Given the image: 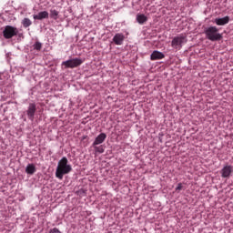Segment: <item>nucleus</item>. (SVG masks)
I'll return each mask as SVG.
<instances>
[{
	"instance_id": "12",
	"label": "nucleus",
	"mask_w": 233,
	"mask_h": 233,
	"mask_svg": "<svg viewBox=\"0 0 233 233\" xmlns=\"http://www.w3.org/2000/svg\"><path fill=\"white\" fill-rule=\"evenodd\" d=\"M164 57L165 55L159 51H154L150 56L151 61H157L159 59H164Z\"/></svg>"
},
{
	"instance_id": "20",
	"label": "nucleus",
	"mask_w": 233,
	"mask_h": 233,
	"mask_svg": "<svg viewBox=\"0 0 233 233\" xmlns=\"http://www.w3.org/2000/svg\"><path fill=\"white\" fill-rule=\"evenodd\" d=\"M49 233H61V231H59L56 228H55L51 229Z\"/></svg>"
},
{
	"instance_id": "2",
	"label": "nucleus",
	"mask_w": 233,
	"mask_h": 233,
	"mask_svg": "<svg viewBox=\"0 0 233 233\" xmlns=\"http://www.w3.org/2000/svg\"><path fill=\"white\" fill-rule=\"evenodd\" d=\"M204 34L209 41H221V39H223V35L219 34V29L216 26L205 28Z\"/></svg>"
},
{
	"instance_id": "15",
	"label": "nucleus",
	"mask_w": 233,
	"mask_h": 233,
	"mask_svg": "<svg viewBox=\"0 0 233 233\" xmlns=\"http://www.w3.org/2000/svg\"><path fill=\"white\" fill-rule=\"evenodd\" d=\"M50 17H51V19L57 21V19L59 18V11H57L56 9H51L50 10Z\"/></svg>"
},
{
	"instance_id": "3",
	"label": "nucleus",
	"mask_w": 233,
	"mask_h": 233,
	"mask_svg": "<svg viewBox=\"0 0 233 233\" xmlns=\"http://www.w3.org/2000/svg\"><path fill=\"white\" fill-rule=\"evenodd\" d=\"M17 34H19V30L17 27L12 25H6L3 31L5 39H12V37H15Z\"/></svg>"
},
{
	"instance_id": "8",
	"label": "nucleus",
	"mask_w": 233,
	"mask_h": 233,
	"mask_svg": "<svg viewBox=\"0 0 233 233\" xmlns=\"http://www.w3.org/2000/svg\"><path fill=\"white\" fill-rule=\"evenodd\" d=\"M230 22V16H224L222 18H215L214 23L218 25V26H225V25H228Z\"/></svg>"
},
{
	"instance_id": "4",
	"label": "nucleus",
	"mask_w": 233,
	"mask_h": 233,
	"mask_svg": "<svg viewBox=\"0 0 233 233\" xmlns=\"http://www.w3.org/2000/svg\"><path fill=\"white\" fill-rule=\"evenodd\" d=\"M81 65H83V59L81 58H73L62 63V66H65V68H77Z\"/></svg>"
},
{
	"instance_id": "5",
	"label": "nucleus",
	"mask_w": 233,
	"mask_h": 233,
	"mask_svg": "<svg viewBox=\"0 0 233 233\" xmlns=\"http://www.w3.org/2000/svg\"><path fill=\"white\" fill-rule=\"evenodd\" d=\"M185 43H187V38L185 36H175L171 42V46L172 48H175V50H179L180 48H183Z\"/></svg>"
},
{
	"instance_id": "14",
	"label": "nucleus",
	"mask_w": 233,
	"mask_h": 233,
	"mask_svg": "<svg viewBox=\"0 0 233 233\" xmlns=\"http://www.w3.org/2000/svg\"><path fill=\"white\" fill-rule=\"evenodd\" d=\"M26 174H29L30 176L35 174V166L34 164H28L25 167Z\"/></svg>"
},
{
	"instance_id": "16",
	"label": "nucleus",
	"mask_w": 233,
	"mask_h": 233,
	"mask_svg": "<svg viewBox=\"0 0 233 233\" xmlns=\"http://www.w3.org/2000/svg\"><path fill=\"white\" fill-rule=\"evenodd\" d=\"M22 25L24 28H28V26H32V20H30V18H24L22 20Z\"/></svg>"
},
{
	"instance_id": "13",
	"label": "nucleus",
	"mask_w": 233,
	"mask_h": 233,
	"mask_svg": "<svg viewBox=\"0 0 233 233\" xmlns=\"http://www.w3.org/2000/svg\"><path fill=\"white\" fill-rule=\"evenodd\" d=\"M137 21L139 25H145L148 21V18L143 14H138L137 15Z\"/></svg>"
},
{
	"instance_id": "1",
	"label": "nucleus",
	"mask_w": 233,
	"mask_h": 233,
	"mask_svg": "<svg viewBox=\"0 0 233 233\" xmlns=\"http://www.w3.org/2000/svg\"><path fill=\"white\" fill-rule=\"evenodd\" d=\"M72 166L68 164V158H66V157H64L58 162L56 170V177H57L58 179H63V177L66 174H70Z\"/></svg>"
},
{
	"instance_id": "19",
	"label": "nucleus",
	"mask_w": 233,
	"mask_h": 233,
	"mask_svg": "<svg viewBox=\"0 0 233 233\" xmlns=\"http://www.w3.org/2000/svg\"><path fill=\"white\" fill-rule=\"evenodd\" d=\"M179 190H183V184L181 183H178L177 187H176L177 192H179Z\"/></svg>"
},
{
	"instance_id": "18",
	"label": "nucleus",
	"mask_w": 233,
	"mask_h": 233,
	"mask_svg": "<svg viewBox=\"0 0 233 233\" xmlns=\"http://www.w3.org/2000/svg\"><path fill=\"white\" fill-rule=\"evenodd\" d=\"M35 50H37L38 52L43 48V44L41 42H35L34 45Z\"/></svg>"
},
{
	"instance_id": "17",
	"label": "nucleus",
	"mask_w": 233,
	"mask_h": 233,
	"mask_svg": "<svg viewBox=\"0 0 233 233\" xmlns=\"http://www.w3.org/2000/svg\"><path fill=\"white\" fill-rule=\"evenodd\" d=\"M96 154H103L105 152V146H95L93 147Z\"/></svg>"
},
{
	"instance_id": "7",
	"label": "nucleus",
	"mask_w": 233,
	"mask_h": 233,
	"mask_svg": "<svg viewBox=\"0 0 233 233\" xmlns=\"http://www.w3.org/2000/svg\"><path fill=\"white\" fill-rule=\"evenodd\" d=\"M232 172H233L232 166H225L220 170L221 177H229L230 176H232Z\"/></svg>"
},
{
	"instance_id": "9",
	"label": "nucleus",
	"mask_w": 233,
	"mask_h": 233,
	"mask_svg": "<svg viewBox=\"0 0 233 233\" xmlns=\"http://www.w3.org/2000/svg\"><path fill=\"white\" fill-rule=\"evenodd\" d=\"M106 139V134H105V133L99 134L95 138V141L93 142L92 147H96L97 145H102V143H105Z\"/></svg>"
},
{
	"instance_id": "11",
	"label": "nucleus",
	"mask_w": 233,
	"mask_h": 233,
	"mask_svg": "<svg viewBox=\"0 0 233 233\" xmlns=\"http://www.w3.org/2000/svg\"><path fill=\"white\" fill-rule=\"evenodd\" d=\"M48 12L47 11H42L38 13L37 15H34L33 17L35 20L43 21V19H48Z\"/></svg>"
},
{
	"instance_id": "6",
	"label": "nucleus",
	"mask_w": 233,
	"mask_h": 233,
	"mask_svg": "<svg viewBox=\"0 0 233 233\" xmlns=\"http://www.w3.org/2000/svg\"><path fill=\"white\" fill-rule=\"evenodd\" d=\"M35 110H37L35 104L34 103L29 104V106L27 109V116H28V119H30L31 121H34V117L35 116Z\"/></svg>"
},
{
	"instance_id": "10",
	"label": "nucleus",
	"mask_w": 233,
	"mask_h": 233,
	"mask_svg": "<svg viewBox=\"0 0 233 233\" xmlns=\"http://www.w3.org/2000/svg\"><path fill=\"white\" fill-rule=\"evenodd\" d=\"M125 41V35L124 34H116L113 37V42L115 45L121 46L123 45V42Z\"/></svg>"
}]
</instances>
